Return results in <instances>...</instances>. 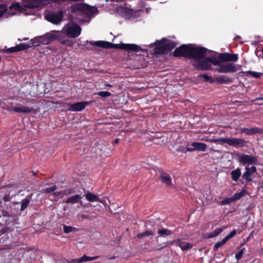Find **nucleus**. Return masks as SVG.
<instances>
[{"label":"nucleus","instance_id":"393cba45","mask_svg":"<svg viewBox=\"0 0 263 263\" xmlns=\"http://www.w3.org/2000/svg\"><path fill=\"white\" fill-rule=\"evenodd\" d=\"M124 50L128 51H134L137 52L139 51H143V50L138 45L134 44H125L123 45Z\"/></svg>","mask_w":263,"mask_h":263},{"label":"nucleus","instance_id":"7ed1b4c3","mask_svg":"<svg viewBox=\"0 0 263 263\" xmlns=\"http://www.w3.org/2000/svg\"><path fill=\"white\" fill-rule=\"evenodd\" d=\"M209 141L216 144L222 142L227 144L230 146L235 147L236 148L247 147V143H250L249 141L245 140L242 138L236 137L233 138H219L218 139H211Z\"/></svg>","mask_w":263,"mask_h":263},{"label":"nucleus","instance_id":"c03bdc74","mask_svg":"<svg viewBox=\"0 0 263 263\" xmlns=\"http://www.w3.org/2000/svg\"><path fill=\"white\" fill-rule=\"evenodd\" d=\"M245 250V249L242 248L238 253H237L235 254V258L237 259V260H239L242 258V257L244 254Z\"/></svg>","mask_w":263,"mask_h":263},{"label":"nucleus","instance_id":"603ef678","mask_svg":"<svg viewBox=\"0 0 263 263\" xmlns=\"http://www.w3.org/2000/svg\"><path fill=\"white\" fill-rule=\"evenodd\" d=\"M263 76V73L257 72L256 71H252L251 76L255 78H260L261 76Z\"/></svg>","mask_w":263,"mask_h":263},{"label":"nucleus","instance_id":"412c9836","mask_svg":"<svg viewBox=\"0 0 263 263\" xmlns=\"http://www.w3.org/2000/svg\"><path fill=\"white\" fill-rule=\"evenodd\" d=\"M89 43L92 45L102 47L105 49L112 48V43L107 41H98L95 42H90Z\"/></svg>","mask_w":263,"mask_h":263},{"label":"nucleus","instance_id":"ea45409f","mask_svg":"<svg viewBox=\"0 0 263 263\" xmlns=\"http://www.w3.org/2000/svg\"><path fill=\"white\" fill-rule=\"evenodd\" d=\"M228 240L226 238H223L221 241H218L216 243L214 246V250H217L220 247L224 245Z\"/></svg>","mask_w":263,"mask_h":263},{"label":"nucleus","instance_id":"f704fd0d","mask_svg":"<svg viewBox=\"0 0 263 263\" xmlns=\"http://www.w3.org/2000/svg\"><path fill=\"white\" fill-rule=\"evenodd\" d=\"M85 197L90 202L98 201L99 198L97 196L88 192L85 194Z\"/></svg>","mask_w":263,"mask_h":263},{"label":"nucleus","instance_id":"a211bd4d","mask_svg":"<svg viewBox=\"0 0 263 263\" xmlns=\"http://www.w3.org/2000/svg\"><path fill=\"white\" fill-rule=\"evenodd\" d=\"M88 102H80L70 105L68 110L73 111H80L83 110L88 105Z\"/></svg>","mask_w":263,"mask_h":263},{"label":"nucleus","instance_id":"7c9ffc66","mask_svg":"<svg viewBox=\"0 0 263 263\" xmlns=\"http://www.w3.org/2000/svg\"><path fill=\"white\" fill-rule=\"evenodd\" d=\"M241 175L240 169L238 167L231 172L232 180L234 181H237Z\"/></svg>","mask_w":263,"mask_h":263},{"label":"nucleus","instance_id":"0e129e2a","mask_svg":"<svg viewBox=\"0 0 263 263\" xmlns=\"http://www.w3.org/2000/svg\"><path fill=\"white\" fill-rule=\"evenodd\" d=\"M105 85L106 87H112V85H110V84H106Z\"/></svg>","mask_w":263,"mask_h":263},{"label":"nucleus","instance_id":"864d4df0","mask_svg":"<svg viewBox=\"0 0 263 263\" xmlns=\"http://www.w3.org/2000/svg\"><path fill=\"white\" fill-rule=\"evenodd\" d=\"M7 53H13L18 52L16 46L13 47H11L7 49L6 51Z\"/></svg>","mask_w":263,"mask_h":263},{"label":"nucleus","instance_id":"4be33fe9","mask_svg":"<svg viewBox=\"0 0 263 263\" xmlns=\"http://www.w3.org/2000/svg\"><path fill=\"white\" fill-rule=\"evenodd\" d=\"M160 44H164L167 50L172 51L177 45V44L173 41L168 40L165 38H163L159 42Z\"/></svg>","mask_w":263,"mask_h":263},{"label":"nucleus","instance_id":"49530a36","mask_svg":"<svg viewBox=\"0 0 263 263\" xmlns=\"http://www.w3.org/2000/svg\"><path fill=\"white\" fill-rule=\"evenodd\" d=\"M57 189V185H54L51 187L45 188L44 190V192L45 193H50L54 191Z\"/></svg>","mask_w":263,"mask_h":263},{"label":"nucleus","instance_id":"09e8293b","mask_svg":"<svg viewBox=\"0 0 263 263\" xmlns=\"http://www.w3.org/2000/svg\"><path fill=\"white\" fill-rule=\"evenodd\" d=\"M124 45H125V43H121V44H112V48H115V49H123L124 50Z\"/></svg>","mask_w":263,"mask_h":263},{"label":"nucleus","instance_id":"de8ad7c7","mask_svg":"<svg viewBox=\"0 0 263 263\" xmlns=\"http://www.w3.org/2000/svg\"><path fill=\"white\" fill-rule=\"evenodd\" d=\"M233 200L232 197L231 198H227L224 200L220 201V204L221 205H226L228 204L229 203L233 202Z\"/></svg>","mask_w":263,"mask_h":263},{"label":"nucleus","instance_id":"6ab92c4d","mask_svg":"<svg viewBox=\"0 0 263 263\" xmlns=\"http://www.w3.org/2000/svg\"><path fill=\"white\" fill-rule=\"evenodd\" d=\"M170 243L171 245L180 247L182 251L187 250L192 247V245L186 242H183L180 239L174 240Z\"/></svg>","mask_w":263,"mask_h":263},{"label":"nucleus","instance_id":"473e14b6","mask_svg":"<svg viewBox=\"0 0 263 263\" xmlns=\"http://www.w3.org/2000/svg\"><path fill=\"white\" fill-rule=\"evenodd\" d=\"M160 237H165L173 234V232L167 229H159L157 231Z\"/></svg>","mask_w":263,"mask_h":263},{"label":"nucleus","instance_id":"c85d7f7f","mask_svg":"<svg viewBox=\"0 0 263 263\" xmlns=\"http://www.w3.org/2000/svg\"><path fill=\"white\" fill-rule=\"evenodd\" d=\"M207 60L209 61V62L210 64L211 63L214 66H218L219 67H220L221 64L223 63V61L219 59V55L217 57L207 58Z\"/></svg>","mask_w":263,"mask_h":263},{"label":"nucleus","instance_id":"423d86ee","mask_svg":"<svg viewBox=\"0 0 263 263\" xmlns=\"http://www.w3.org/2000/svg\"><path fill=\"white\" fill-rule=\"evenodd\" d=\"M256 171L257 169L255 166H251V167L246 166L245 167V172L242 175L241 183L246 185L247 182L252 181L255 177L253 174L256 173Z\"/></svg>","mask_w":263,"mask_h":263},{"label":"nucleus","instance_id":"c756f323","mask_svg":"<svg viewBox=\"0 0 263 263\" xmlns=\"http://www.w3.org/2000/svg\"><path fill=\"white\" fill-rule=\"evenodd\" d=\"M232 79L228 78L226 76L217 77L213 81V82H216L219 84H227L232 82Z\"/></svg>","mask_w":263,"mask_h":263},{"label":"nucleus","instance_id":"e433bc0d","mask_svg":"<svg viewBox=\"0 0 263 263\" xmlns=\"http://www.w3.org/2000/svg\"><path fill=\"white\" fill-rule=\"evenodd\" d=\"M17 51H21L28 49L31 48L29 44L21 43L19 45H16Z\"/></svg>","mask_w":263,"mask_h":263},{"label":"nucleus","instance_id":"13d9d810","mask_svg":"<svg viewBox=\"0 0 263 263\" xmlns=\"http://www.w3.org/2000/svg\"><path fill=\"white\" fill-rule=\"evenodd\" d=\"M260 50H256V52H255V53H256V55L258 57H260L261 54L260 53Z\"/></svg>","mask_w":263,"mask_h":263},{"label":"nucleus","instance_id":"680f3d73","mask_svg":"<svg viewBox=\"0 0 263 263\" xmlns=\"http://www.w3.org/2000/svg\"><path fill=\"white\" fill-rule=\"evenodd\" d=\"M255 100L256 101H258V100H262L263 101V97L257 98H256Z\"/></svg>","mask_w":263,"mask_h":263},{"label":"nucleus","instance_id":"3c124183","mask_svg":"<svg viewBox=\"0 0 263 263\" xmlns=\"http://www.w3.org/2000/svg\"><path fill=\"white\" fill-rule=\"evenodd\" d=\"M73 42L72 41H70L68 39L65 40V42L63 43V45H65L68 47H71L73 44Z\"/></svg>","mask_w":263,"mask_h":263},{"label":"nucleus","instance_id":"b1692460","mask_svg":"<svg viewBox=\"0 0 263 263\" xmlns=\"http://www.w3.org/2000/svg\"><path fill=\"white\" fill-rule=\"evenodd\" d=\"M99 258L98 256H95L93 257H89L87 256L86 255H84L80 258L73 259L72 260V262L73 263H82L84 262H86L88 261H91L95 259H97Z\"/></svg>","mask_w":263,"mask_h":263},{"label":"nucleus","instance_id":"9d476101","mask_svg":"<svg viewBox=\"0 0 263 263\" xmlns=\"http://www.w3.org/2000/svg\"><path fill=\"white\" fill-rule=\"evenodd\" d=\"M193 65L197 70H208L211 69V65L207 58L205 60L201 61H196L193 64Z\"/></svg>","mask_w":263,"mask_h":263},{"label":"nucleus","instance_id":"4468645a","mask_svg":"<svg viewBox=\"0 0 263 263\" xmlns=\"http://www.w3.org/2000/svg\"><path fill=\"white\" fill-rule=\"evenodd\" d=\"M262 129L258 127H251V128H246V127H241L239 129V132L240 134H244L246 135L251 136L257 134H261Z\"/></svg>","mask_w":263,"mask_h":263},{"label":"nucleus","instance_id":"052dcab7","mask_svg":"<svg viewBox=\"0 0 263 263\" xmlns=\"http://www.w3.org/2000/svg\"><path fill=\"white\" fill-rule=\"evenodd\" d=\"M166 246V243H164L163 246L162 247H160V248L157 249V250H160L161 249H163L164 247H165Z\"/></svg>","mask_w":263,"mask_h":263},{"label":"nucleus","instance_id":"bf43d9fd","mask_svg":"<svg viewBox=\"0 0 263 263\" xmlns=\"http://www.w3.org/2000/svg\"><path fill=\"white\" fill-rule=\"evenodd\" d=\"M119 138H117L115 140V141H114V143L117 144L119 143Z\"/></svg>","mask_w":263,"mask_h":263},{"label":"nucleus","instance_id":"20e7f679","mask_svg":"<svg viewBox=\"0 0 263 263\" xmlns=\"http://www.w3.org/2000/svg\"><path fill=\"white\" fill-rule=\"evenodd\" d=\"M36 102L34 100H27L24 103V105L22 106H16L13 108L14 112L17 113L28 114L30 112H35L34 106Z\"/></svg>","mask_w":263,"mask_h":263},{"label":"nucleus","instance_id":"5fc2aeb1","mask_svg":"<svg viewBox=\"0 0 263 263\" xmlns=\"http://www.w3.org/2000/svg\"><path fill=\"white\" fill-rule=\"evenodd\" d=\"M200 77L203 78L205 81H209L211 80V77L206 74L200 75Z\"/></svg>","mask_w":263,"mask_h":263},{"label":"nucleus","instance_id":"f8f14e48","mask_svg":"<svg viewBox=\"0 0 263 263\" xmlns=\"http://www.w3.org/2000/svg\"><path fill=\"white\" fill-rule=\"evenodd\" d=\"M219 58L223 62H236L238 59L237 54L230 53L228 52L220 53L219 54Z\"/></svg>","mask_w":263,"mask_h":263},{"label":"nucleus","instance_id":"8fccbe9b","mask_svg":"<svg viewBox=\"0 0 263 263\" xmlns=\"http://www.w3.org/2000/svg\"><path fill=\"white\" fill-rule=\"evenodd\" d=\"M236 234V231L235 230H233L225 238L228 241L230 239L233 238Z\"/></svg>","mask_w":263,"mask_h":263},{"label":"nucleus","instance_id":"39448f33","mask_svg":"<svg viewBox=\"0 0 263 263\" xmlns=\"http://www.w3.org/2000/svg\"><path fill=\"white\" fill-rule=\"evenodd\" d=\"M238 158V161L243 165H255L258 162V160L256 157L253 155H249L246 154H240L237 153L236 154Z\"/></svg>","mask_w":263,"mask_h":263},{"label":"nucleus","instance_id":"f257e3e1","mask_svg":"<svg viewBox=\"0 0 263 263\" xmlns=\"http://www.w3.org/2000/svg\"><path fill=\"white\" fill-rule=\"evenodd\" d=\"M208 49L205 47H198L193 44H182L176 48L173 52L175 57H184L188 59H203L205 57Z\"/></svg>","mask_w":263,"mask_h":263},{"label":"nucleus","instance_id":"ddd939ff","mask_svg":"<svg viewBox=\"0 0 263 263\" xmlns=\"http://www.w3.org/2000/svg\"><path fill=\"white\" fill-rule=\"evenodd\" d=\"M41 0H25L22 5L24 9H35L42 5Z\"/></svg>","mask_w":263,"mask_h":263},{"label":"nucleus","instance_id":"6e6d98bb","mask_svg":"<svg viewBox=\"0 0 263 263\" xmlns=\"http://www.w3.org/2000/svg\"><path fill=\"white\" fill-rule=\"evenodd\" d=\"M252 71H242V73H243L246 76H248V74H252Z\"/></svg>","mask_w":263,"mask_h":263},{"label":"nucleus","instance_id":"a19ab883","mask_svg":"<svg viewBox=\"0 0 263 263\" xmlns=\"http://www.w3.org/2000/svg\"><path fill=\"white\" fill-rule=\"evenodd\" d=\"M55 36L56 40H58L62 45L67 39V37L65 36V35H62L60 33L55 34Z\"/></svg>","mask_w":263,"mask_h":263},{"label":"nucleus","instance_id":"f3484780","mask_svg":"<svg viewBox=\"0 0 263 263\" xmlns=\"http://www.w3.org/2000/svg\"><path fill=\"white\" fill-rule=\"evenodd\" d=\"M84 5L85 4L82 3L73 4L69 7V10L71 13L77 15H82Z\"/></svg>","mask_w":263,"mask_h":263},{"label":"nucleus","instance_id":"4c0bfd02","mask_svg":"<svg viewBox=\"0 0 263 263\" xmlns=\"http://www.w3.org/2000/svg\"><path fill=\"white\" fill-rule=\"evenodd\" d=\"M3 189H4V188L2 187L1 189V190H3ZM0 192H2L1 193V194L2 195V196L0 197L2 198V201L3 200L5 202H8V201H9L11 200L12 197L11 196H10L9 194H4L3 193L4 191H0Z\"/></svg>","mask_w":263,"mask_h":263},{"label":"nucleus","instance_id":"58836bf2","mask_svg":"<svg viewBox=\"0 0 263 263\" xmlns=\"http://www.w3.org/2000/svg\"><path fill=\"white\" fill-rule=\"evenodd\" d=\"M77 230V229L71 226H64L63 227V231L64 233L66 234H68L71 232L73 231H76Z\"/></svg>","mask_w":263,"mask_h":263},{"label":"nucleus","instance_id":"e2e57ef3","mask_svg":"<svg viewBox=\"0 0 263 263\" xmlns=\"http://www.w3.org/2000/svg\"><path fill=\"white\" fill-rule=\"evenodd\" d=\"M65 0H52V2H63Z\"/></svg>","mask_w":263,"mask_h":263},{"label":"nucleus","instance_id":"aec40b11","mask_svg":"<svg viewBox=\"0 0 263 263\" xmlns=\"http://www.w3.org/2000/svg\"><path fill=\"white\" fill-rule=\"evenodd\" d=\"M40 36L42 40V44L43 45H48L52 41L56 40L55 34L52 33H47Z\"/></svg>","mask_w":263,"mask_h":263},{"label":"nucleus","instance_id":"1a4fd4ad","mask_svg":"<svg viewBox=\"0 0 263 263\" xmlns=\"http://www.w3.org/2000/svg\"><path fill=\"white\" fill-rule=\"evenodd\" d=\"M216 71L220 73L234 72L236 71V67L233 63L223 64L222 63L220 67L216 69Z\"/></svg>","mask_w":263,"mask_h":263},{"label":"nucleus","instance_id":"37998d69","mask_svg":"<svg viewBox=\"0 0 263 263\" xmlns=\"http://www.w3.org/2000/svg\"><path fill=\"white\" fill-rule=\"evenodd\" d=\"M7 10V5L0 4V18L3 16Z\"/></svg>","mask_w":263,"mask_h":263},{"label":"nucleus","instance_id":"2eb2a0df","mask_svg":"<svg viewBox=\"0 0 263 263\" xmlns=\"http://www.w3.org/2000/svg\"><path fill=\"white\" fill-rule=\"evenodd\" d=\"M153 223V222H152L151 220L148 221L145 224L147 230L141 233L138 234L137 236V238L141 239L144 236H154L155 234V229L154 228L152 230H150V229L148 228L149 226H154Z\"/></svg>","mask_w":263,"mask_h":263},{"label":"nucleus","instance_id":"c9c22d12","mask_svg":"<svg viewBox=\"0 0 263 263\" xmlns=\"http://www.w3.org/2000/svg\"><path fill=\"white\" fill-rule=\"evenodd\" d=\"M246 191L242 189L239 193H235L233 197H232L234 201L239 200L241 198L243 197L245 195Z\"/></svg>","mask_w":263,"mask_h":263},{"label":"nucleus","instance_id":"9b49d317","mask_svg":"<svg viewBox=\"0 0 263 263\" xmlns=\"http://www.w3.org/2000/svg\"><path fill=\"white\" fill-rule=\"evenodd\" d=\"M191 146L193 147H186V152H192L195 151L205 152L207 148L206 144L199 142H194L191 143Z\"/></svg>","mask_w":263,"mask_h":263},{"label":"nucleus","instance_id":"774afa93","mask_svg":"<svg viewBox=\"0 0 263 263\" xmlns=\"http://www.w3.org/2000/svg\"><path fill=\"white\" fill-rule=\"evenodd\" d=\"M261 184L263 185V179H262V180Z\"/></svg>","mask_w":263,"mask_h":263},{"label":"nucleus","instance_id":"6e6552de","mask_svg":"<svg viewBox=\"0 0 263 263\" xmlns=\"http://www.w3.org/2000/svg\"><path fill=\"white\" fill-rule=\"evenodd\" d=\"M66 32L69 37L76 38L80 35L81 28L77 24H72L67 28Z\"/></svg>","mask_w":263,"mask_h":263},{"label":"nucleus","instance_id":"dca6fc26","mask_svg":"<svg viewBox=\"0 0 263 263\" xmlns=\"http://www.w3.org/2000/svg\"><path fill=\"white\" fill-rule=\"evenodd\" d=\"M159 178L161 179V182L167 186H173L172 178L168 174L161 171H160Z\"/></svg>","mask_w":263,"mask_h":263},{"label":"nucleus","instance_id":"79ce46f5","mask_svg":"<svg viewBox=\"0 0 263 263\" xmlns=\"http://www.w3.org/2000/svg\"><path fill=\"white\" fill-rule=\"evenodd\" d=\"M97 94L103 98L109 97L111 95V93L108 91H99Z\"/></svg>","mask_w":263,"mask_h":263},{"label":"nucleus","instance_id":"a18cd8bd","mask_svg":"<svg viewBox=\"0 0 263 263\" xmlns=\"http://www.w3.org/2000/svg\"><path fill=\"white\" fill-rule=\"evenodd\" d=\"M223 231L222 228H218L215 229L214 232L211 234L210 237H213L218 236Z\"/></svg>","mask_w":263,"mask_h":263},{"label":"nucleus","instance_id":"a878e982","mask_svg":"<svg viewBox=\"0 0 263 263\" xmlns=\"http://www.w3.org/2000/svg\"><path fill=\"white\" fill-rule=\"evenodd\" d=\"M73 193V190L71 189H68L59 192H54L53 195L55 197H60L63 198L64 196H67Z\"/></svg>","mask_w":263,"mask_h":263},{"label":"nucleus","instance_id":"69168bd1","mask_svg":"<svg viewBox=\"0 0 263 263\" xmlns=\"http://www.w3.org/2000/svg\"><path fill=\"white\" fill-rule=\"evenodd\" d=\"M28 38H26V37H25V38H24V40H28Z\"/></svg>","mask_w":263,"mask_h":263},{"label":"nucleus","instance_id":"4d7b16f0","mask_svg":"<svg viewBox=\"0 0 263 263\" xmlns=\"http://www.w3.org/2000/svg\"><path fill=\"white\" fill-rule=\"evenodd\" d=\"M16 7V8L17 9H18L20 7V5L18 3H15V4H13L11 6V8L12 7Z\"/></svg>","mask_w":263,"mask_h":263},{"label":"nucleus","instance_id":"72a5a7b5","mask_svg":"<svg viewBox=\"0 0 263 263\" xmlns=\"http://www.w3.org/2000/svg\"><path fill=\"white\" fill-rule=\"evenodd\" d=\"M31 43L29 44L31 47L32 46H39L42 44V40L40 36H36L30 40Z\"/></svg>","mask_w":263,"mask_h":263},{"label":"nucleus","instance_id":"5701e85b","mask_svg":"<svg viewBox=\"0 0 263 263\" xmlns=\"http://www.w3.org/2000/svg\"><path fill=\"white\" fill-rule=\"evenodd\" d=\"M97 11L98 10L96 8L91 7L85 4L82 15H86L88 17H91L95 14V11Z\"/></svg>","mask_w":263,"mask_h":263},{"label":"nucleus","instance_id":"cd10ccee","mask_svg":"<svg viewBox=\"0 0 263 263\" xmlns=\"http://www.w3.org/2000/svg\"><path fill=\"white\" fill-rule=\"evenodd\" d=\"M81 198L82 197L80 195L77 194L68 198L66 200L64 201V202L74 204L78 203Z\"/></svg>","mask_w":263,"mask_h":263},{"label":"nucleus","instance_id":"0eeeda50","mask_svg":"<svg viewBox=\"0 0 263 263\" xmlns=\"http://www.w3.org/2000/svg\"><path fill=\"white\" fill-rule=\"evenodd\" d=\"M63 16L62 11L58 12H49L45 16V18L49 22L54 24H58L62 21Z\"/></svg>","mask_w":263,"mask_h":263},{"label":"nucleus","instance_id":"f03ea898","mask_svg":"<svg viewBox=\"0 0 263 263\" xmlns=\"http://www.w3.org/2000/svg\"><path fill=\"white\" fill-rule=\"evenodd\" d=\"M19 204L17 202H13L11 205L12 210L15 212L10 213L4 209H0V224L9 226L13 223L16 219V216L19 213Z\"/></svg>","mask_w":263,"mask_h":263},{"label":"nucleus","instance_id":"338daca9","mask_svg":"<svg viewBox=\"0 0 263 263\" xmlns=\"http://www.w3.org/2000/svg\"><path fill=\"white\" fill-rule=\"evenodd\" d=\"M261 52L263 54V49L261 50Z\"/></svg>","mask_w":263,"mask_h":263},{"label":"nucleus","instance_id":"2f4dec72","mask_svg":"<svg viewBox=\"0 0 263 263\" xmlns=\"http://www.w3.org/2000/svg\"><path fill=\"white\" fill-rule=\"evenodd\" d=\"M30 197H27L26 198L22 200L21 201L19 202L20 204H21V211H24L27 208L30 202Z\"/></svg>","mask_w":263,"mask_h":263},{"label":"nucleus","instance_id":"bb28decb","mask_svg":"<svg viewBox=\"0 0 263 263\" xmlns=\"http://www.w3.org/2000/svg\"><path fill=\"white\" fill-rule=\"evenodd\" d=\"M170 51L167 50V48L164 44L157 46L155 49V52L158 54H167Z\"/></svg>","mask_w":263,"mask_h":263}]
</instances>
